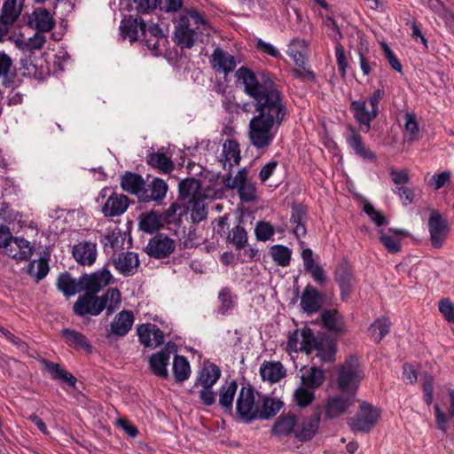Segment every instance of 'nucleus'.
Segmentation results:
<instances>
[{"label":"nucleus","mask_w":454,"mask_h":454,"mask_svg":"<svg viewBox=\"0 0 454 454\" xmlns=\"http://www.w3.org/2000/svg\"><path fill=\"white\" fill-rule=\"evenodd\" d=\"M235 77L236 83L242 86L243 92L253 101L240 106L231 98H226L223 101V106L230 114L238 112L239 108L249 113L254 108L257 114L249 121L250 143L256 149L268 148L288 114L282 93L267 71L254 73L243 66L236 70Z\"/></svg>","instance_id":"nucleus-1"},{"label":"nucleus","mask_w":454,"mask_h":454,"mask_svg":"<svg viewBox=\"0 0 454 454\" xmlns=\"http://www.w3.org/2000/svg\"><path fill=\"white\" fill-rule=\"evenodd\" d=\"M120 303L121 292L117 288H110L101 296L88 292L78 297L73 305V311L78 317L98 316L106 309L109 316Z\"/></svg>","instance_id":"nucleus-2"},{"label":"nucleus","mask_w":454,"mask_h":454,"mask_svg":"<svg viewBox=\"0 0 454 454\" xmlns=\"http://www.w3.org/2000/svg\"><path fill=\"white\" fill-rule=\"evenodd\" d=\"M220 367L209 361H204L202 366L197 372L194 386L188 390L189 394L194 393V388L200 386L199 392L200 403L205 406H212L216 403V393L213 387L221 378Z\"/></svg>","instance_id":"nucleus-3"},{"label":"nucleus","mask_w":454,"mask_h":454,"mask_svg":"<svg viewBox=\"0 0 454 454\" xmlns=\"http://www.w3.org/2000/svg\"><path fill=\"white\" fill-rule=\"evenodd\" d=\"M364 377V370L358 358L355 356H350L338 370L337 387L341 394H348L356 397L358 387Z\"/></svg>","instance_id":"nucleus-4"},{"label":"nucleus","mask_w":454,"mask_h":454,"mask_svg":"<svg viewBox=\"0 0 454 454\" xmlns=\"http://www.w3.org/2000/svg\"><path fill=\"white\" fill-rule=\"evenodd\" d=\"M258 411L255 389L250 383H247V386H242L239 389L232 418L242 423L250 424L258 419Z\"/></svg>","instance_id":"nucleus-5"},{"label":"nucleus","mask_w":454,"mask_h":454,"mask_svg":"<svg viewBox=\"0 0 454 454\" xmlns=\"http://www.w3.org/2000/svg\"><path fill=\"white\" fill-rule=\"evenodd\" d=\"M380 417V410L372 404L363 402L357 412L348 420V425L353 432L367 434L376 425Z\"/></svg>","instance_id":"nucleus-6"},{"label":"nucleus","mask_w":454,"mask_h":454,"mask_svg":"<svg viewBox=\"0 0 454 454\" xmlns=\"http://www.w3.org/2000/svg\"><path fill=\"white\" fill-rule=\"evenodd\" d=\"M176 248L175 240L164 233H156L149 239L145 248V253L154 259H164L168 257Z\"/></svg>","instance_id":"nucleus-7"},{"label":"nucleus","mask_w":454,"mask_h":454,"mask_svg":"<svg viewBox=\"0 0 454 454\" xmlns=\"http://www.w3.org/2000/svg\"><path fill=\"white\" fill-rule=\"evenodd\" d=\"M112 279L113 276L106 268L91 274H82L80 277V289L85 293L98 294L104 286L109 285Z\"/></svg>","instance_id":"nucleus-8"},{"label":"nucleus","mask_w":454,"mask_h":454,"mask_svg":"<svg viewBox=\"0 0 454 454\" xmlns=\"http://www.w3.org/2000/svg\"><path fill=\"white\" fill-rule=\"evenodd\" d=\"M428 229L432 247L441 248L449 232L447 220L438 211L432 210L428 219Z\"/></svg>","instance_id":"nucleus-9"},{"label":"nucleus","mask_w":454,"mask_h":454,"mask_svg":"<svg viewBox=\"0 0 454 454\" xmlns=\"http://www.w3.org/2000/svg\"><path fill=\"white\" fill-rule=\"evenodd\" d=\"M371 107L372 110L368 111L365 100H353L349 106V110L353 113L355 120L365 132L370 131L372 121L380 114L379 106H371Z\"/></svg>","instance_id":"nucleus-10"},{"label":"nucleus","mask_w":454,"mask_h":454,"mask_svg":"<svg viewBox=\"0 0 454 454\" xmlns=\"http://www.w3.org/2000/svg\"><path fill=\"white\" fill-rule=\"evenodd\" d=\"M346 142L360 158L370 161H376V153L365 145L362 136L351 124L347 126Z\"/></svg>","instance_id":"nucleus-11"},{"label":"nucleus","mask_w":454,"mask_h":454,"mask_svg":"<svg viewBox=\"0 0 454 454\" xmlns=\"http://www.w3.org/2000/svg\"><path fill=\"white\" fill-rule=\"evenodd\" d=\"M355 397L348 394H340L327 399L325 406V417L333 419L343 415L353 405Z\"/></svg>","instance_id":"nucleus-12"},{"label":"nucleus","mask_w":454,"mask_h":454,"mask_svg":"<svg viewBox=\"0 0 454 454\" xmlns=\"http://www.w3.org/2000/svg\"><path fill=\"white\" fill-rule=\"evenodd\" d=\"M137 332L140 343L146 348H154L164 343V333L154 324L147 323L138 325Z\"/></svg>","instance_id":"nucleus-13"},{"label":"nucleus","mask_w":454,"mask_h":454,"mask_svg":"<svg viewBox=\"0 0 454 454\" xmlns=\"http://www.w3.org/2000/svg\"><path fill=\"white\" fill-rule=\"evenodd\" d=\"M334 280L340 290V297L343 301L348 300L354 290V276L348 262L339 264L334 271Z\"/></svg>","instance_id":"nucleus-14"},{"label":"nucleus","mask_w":454,"mask_h":454,"mask_svg":"<svg viewBox=\"0 0 454 454\" xmlns=\"http://www.w3.org/2000/svg\"><path fill=\"white\" fill-rule=\"evenodd\" d=\"M113 263L115 269L124 277L135 275L140 265L138 254L134 252H121L112 256Z\"/></svg>","instance_id":"nucleus-15"},{"label":"nucleus","mask_w":454,"mask_h":454,"mask_svg":"<svg viewBox=\"0 0 454 454\" xmlns=\"http://www.w3.org/2000/svg\"><path fill=\"white\" fill-rule=\"evenodd\" d=\"M325 294L311 285H307L301 296V307L308 315L320 310L323 306Z\"/></svg>","instance_id":"nucleus-16"},{"label":"nucleus","mask_w":454,"mask_h":454,"mask_svg":"<svg viewBox=\"0 0 454 454\" xmlns=\"http://www.w3.org/2000/svg\"><path fill=\"white\" fill-rule=\"evenodd\" d=\"M237 380H226L218 389V405L224 414L234 416L233 402L238 390Z\"/></svg>","instance_id":"nucleus-17"},{"label":"nucleus","mask_w":454,"mask_h":454,"mask_svg":"<svg viewBox=\"0 0 454 454\" xmlns=\"http://www.w3.org/2000/svg\"><path fill=\"white\" fill-rule=\"evenodd\" d=\"M121 187L123 191L136 195L138 201L143 202L146 184L140 174L126 171L121 177Z\"/></svg>","instance_id":"nucleus-18"},{"label":"nucleus","mask_w":454,"mask_h":454,"mask_svg":"<svg viewBox=\"0 0 454 454\" xmlns=\"http://www.w3.org/2000/svg\"><path fill=\"white\" fill-rule=\"evenodd\" d=\"M138 30H140L143 35H145L146 31V24L140 16L137 15L134 17L133 15H129L121 20L120 25L121 35L124 38L128 37L131 43L137 41Z\"/></svg>","instance_id":"nucleus-19"},{"label":"nucleus","mask_w":454,"mask_h":454,"mask_svg":"<svg viewBox=\"0 0 454 454\" xmlns=\"http://www.w3.org/2000/svg\"><path fill=\"white\" fill-rule=\"evenodd\" d=\"M61 337L66 344L76 351H84L90 354L93 347L89 339L82 333L71 328H64L61 331Z\"/></svg>","instance_id":"nucleus-20"},{"label":"nucleus","mask_w":454,"mask_h":454,"mask_svg":"<svg viewBox=\"0 0 454 454\" xmlns=\"http://www.w3.org/2000/svg\"><path fill=\"white\" fill-rule=\"evenodd\" d=\"M134 323V315L131 310H122L115 315L113 322L110 325V330L106 333V337L109 338L111 334L123 337L131 329Z\"/></svg>","instance_id":"nucleus-21"},{"label":"nucleus","mask_w":454,"mask_h":454,"mask_svg":"<svg viewBox=\"0 0 454 454\" xmlns=\"http://www.w3.org/2000/svg\"><path fill=\"white\" fill-rule=\"evenodd\" d=\"M28 26L41 33H45L50 32L55 27V20L46 8L38 7L29 17Z\"/></svg>","instance_id":"nucleus-22"},{"label":"nucleus","mask_w":454,"mask_h":454,"mask_svg":"<svg viewBox=\"0 0 454 454\" xmlns=\"http://www.w3.org/2000/svg\"><path fill=\"white\" fill-rule=\"evenodd\" d=\"M301 258L305 271L311 275L312 278L317 285H325L327 282V276L323 267L315 262L313 251L310 248H304L301 252Z\"/></svg>","instance_id":"nucleus-23"},{"label":"nucleus","mask_w":454,"mask_h":454,"mask_svg":"<svg viewBox=\"0 0 454 454\" xmlns=\"http://www.w3.org/2000/svg\"><path fill=\"white\" fill-rule=\"evenodd\" d=\"M72 254L79 264L90 266L97 259V245L88 241L80 242L74 246Z\"/></svg>","instance_id":"nucleus-24"},{"label":"nucleus","mask_w":454,"mask_h":454,"mask_svg":"<svg viewBox=\"0 0 454 454\" xmlns=\"http://www.w3.org/2000/svg\"><path fill=\"white\" fill-rule=\"evenodd\" d=\"M128 207V196L114 192L102 207V213L106 217L118 216L122 215Z\"/></svg>","instance_id":"nucleus-25"},{"label":"nucleus","mask_w":454,"mask_h":454,"mask_svg":"<svg viewBox=\"0 0 454 454\" xmlns=\"http://www.w3.org/2000/svg\"><path fill=\"white\" fill-rule=\"evenodd\" d=\"M188 211L189 206L183 200L177 199L171 203L167 210L161 213L163 223L180 227L183 223V216L187 215Z\"/></svg>","instance_id":"nucleus-26"},{"label":"nucleus","mask_w":454,"mask_h":454,"mask_svg":"<svg viewBox=\"0 0 454 454\" xmlns=\"http://www.w3.org/2000/svg\"><path fill=\"white\" fill-rule=\"evenodd\" d=\"M163 226L162 215L157 210L144 212L138 217V228L145 233L153 234Z\"/></svg>","instance_id":"nucleus-27"},{"label":"nucleus","mask_w":454,"mask_h":454,"mask_svg":"<svg viewBox=\"0 0 454 454\" xmlns=\"http://www.w3.org/2000/svg\"><path fill=\"white\" fill-rule=\"evenodd\" d=\"M308 222V208L301 203H294L291 207L290 223L295 224L293 230L294 234L297 237H304L307 233L306 224Z\"/></svg>","instance_id":"nucleus-28"},{"label":"nucleus","mask_w":454,"mask_h":454,"mask_svg":"<svg viewBox=\"0 0 454 454\" xmlns=\"http://www.w3.org/2000/svg\"><path fill=\"white\" fill-rule=\"evenodd\" d=\"M42 364L53 380L60 381L75 388L77 379L71 372L63 369L59 364L46 359H43Z\"/></svg>","instance_id":"nucleus-29"},{"label":"nucleus","mask_w":454,"mask_h":454,"mask_svg":"<svg viewBox=\"0 0 454 454\" xmlns=\"http://www.w3.org/2000/svg\"><path fill=\"white\" fill-rule=\"evenodd\" d=\"M297 418L291 412L282 413L271 427V434L279 436H288L297 431Z\"/></svg>","instance_id":"nucleus-30"},{"label":"nucleus","mask_w":454,"mask_h":454,"mask_svg":"<svg viewBox=\"0 0 454 454\" xmlns=\"http://www.w3.org/2000/svg\"><path fill=\"white\" fill-rule=\"evenodd\" d=\"M320 419L321 411L317 409L311 417L306 419L302 422L301 429H299V427L297 428V431L295 432V438L300 442H308L311 440L317 433Z\"/></svg>","instance_id":"nucleus-31"},{"label":"nucleus","mask_w":454,"mask_h":454,"mask_svg":"<svg viewBox=\"0 0 454 454\" xmlns=\"http://www.w3.org/2000/svg\"><path fill=\"white\" fill-rule=\"evenodd\" d=\"M34 251L35 247L28 240L22 237H13L12 239V253L7 255L17 262H20L29 260Z\"/></svg>","instance_id":"nucleus-32"},{"label":"nucleus","mask_w":454,"mask_h":454,"mask_svg":"<svg viewBox=\"0 0 454 454\" xmlns=\"http://www.w3.org/2000/svg\"><path fill=\"white\" fill-rule=\"evenodd\" d=\"M211 64L215 69L222 71L224 74L232 72L237 66L235 58L219 47L214 50Z\"/></svg>","instance_id":"nucleus-33"},{"label":"nucleus","mask_w":454,"mask_h":454,"mask_svg":"<svg viewBox=\"0 0 454 454\" xmlns=\"http://www.w3.org/2000/svg\"><path fill=\"white\" fill-rule=\"evenodd\" d=\"M287 54L293 59L297 67L305 68V65L308 63L307 42L300 38L293 39L288 45Z\"/></svg>","instance_id":"nucleus-34"},{"label":"nucleus","mask_w":454,"mask_h":454,"mask_svg":"<svg viewBox=\"0 0 454 454\" xmlns=\"http://www.w3.org/2000/svg\"><path fill=\"white\" fill-rule=\"evenodd\" d=\"M168 189V184L163 179L159 177L153 178L151 184L145 187V193L143 198V202H161L166 197Z\"/></svg>","instance_id":"nucleus-35"},{"label":"nucleus","mask_w":454,"mask_h":454,"mask_svg":"<svg viewBox=\"0 0 454 454\" xmlns=\"http://www.w3.org/2000/svg\"><path fill=\"white\" fill-rule=\"evenodd\" d=\"M223 155L224 169H231L233 166L239 165L241 160L239 144L234 139H227L223 145Z\"/></svg>","instance_id":"nucleus-36"},{"label":"nucleus","mask_w":454,"mask_h":454,"mask_svg":"<svg viewBox=\"0 0 454 454\" xmlns=\"http://www.w3.org/2000/svg\"><path fill=\"white\" fill-rule=\"evenodd\" d=\"M283 406L284 403L280 399L263 395L258 411V419L269 420L274 418Z\"/></svg>","instance_id":"nucleus-37"},{"label":"nucleus","mask_w":454,"mask_h":454,"mask_svg":"<svg viewBox=\"0 0 454 454\" xmlns=\"http://www.w3.org/2000/svg\"><path fill=\"white\" fill-rule=\"evenodd\" d=\"M169 356L167 352H156L150 356L148 364L151 372L164 380L168 378V365Z\"/></svg>","instance_id":"nucleus-38"},{"label":"nucleus","mask_w":454,"mask_h":454,"mask_svg":"<svg viewBox=\"0 0 454 454\" xmlns=\"http://www.w3.org/2000/svg\"><path fill=\"white\" fill-rule=\"evenodd\" d=\"M263 381L278 382L286 376V370L280 362H264L259 370Z\"/></svg>","instance_id":"nucleus-39"},{"label":"nucleus","mask_w":454,"mask_h":454,"mask_svg":"<svg viewBox=\"0 0 454 454\" xmlns=\"http://www.w3.org/2000/svg\"><path fill=\"white\" fill-rule=\"evenodd\" d=\"M317 344V348H315L317 352V356H319L323 362H333L337 351L336 340L324 333Z\"/></svg>","instance_id":"nucleus-40"},{"label":"nucleus","mask_w":454,"mask_h":454,"mask_svg":"<svg viewBox=\"0 0 454 454\" xmlns=\"http://www.w3.org/2000/svg\"><path fill=\"white\" fill-rule=\"evenodd\" d=\"M341 317L339 310L335 309H325L320 315L322 326L334 333H343L345 331L343 325L339 323Z\"/></svg>","instance_id":"nucleus-41"},{"label":"nucleus","mask_w":454,"mask_h":454,"mask_svg":"<svg viewBox=\"0 0 454 454\" xmlns=\"http://www.w3.org/2000/svg\"><path fill=\"white\" fill-rule=\"evenodd\" d=\"M57 288L66 297H70L82 291L80 289V278L76 281L67 271L62 272L57 278Z\"/></svg>","instance_id":"nucleus-42"},{"label":"nucleus","mask_w":454,"mask_h":454,"mask_svg":"<svg viewBox=\"0 0 454 454\" xmlns=\"http://www.w3.org/2000/svg\"><path fill=\"white\" fill-rule=\"evenodd\" d=\"M146 162L153 168L160 170L164 174H169L175 168V164L163 153H151L146 157Z\"/></svg>","instance_id":"nucleus-43"},{"label":"nucleus","mask_w":454,"mask_h":454,"mask_svg":"<svg viewBox=\"0 0 454 454\" xmlns=\"http://www.w3.org/2000/svg\"><path fill=\"white\" fill-rule=\"evenodd\" d=\"M22 4L17 6V0H5L3 4L0 22L4 25H12L20 17Z\"/></svg>","instance_id":"nucleus-44"},{"label":"nucleus","mask_w":454,"mask_h":454,"mask_svg":"<svg viewBox=\"0 0 454 454\" xmlns=\"http://www.w3.org/2000/svg\"><path fill=\"white\" fill-rule=\"evenodd\" d=\"M325 380L324 370L321 368L311 366L309 371L301 377V383L309 388L320 387Z\"/></svg>","instance_id":"nucleus-45"},{"label":"nucleus","mask_w":454,"mask_h":454,"mask_svg":"<svg viewBox=\"0 0 454 454\" xmlns=\"http://www.w3.org/2000/svg\"><path fill=\"white\" fill-rule=\"evenodd\" d=\"M12 59L4 51H0V77H3V85L11 87L16 78L15 69L12 72Z\"/></svg>","instance_id":"nucleus-46"},{"label":"nucleus","mask_w":454,"mask_h":454,"mask_svg":"<svg viewBox=\"0 0 454 454\" xmlns=\"http://www.w3.org/2000/svg\"><path fill=\"white\" fill-rule=\"evenodd\" d=\"M173 374L176 382H184L191 375V366L187 358L176 355L173 359Z\"/></svg>","instance_id":"nucleus-47"},{"label":"nucleus","mask_w":454,"mask_h":454,"mask_svg":"<svg viewBox=\"0 0 454 454\" xmlns=\"http://www.w3.org/2000/svg\"><path fill=\"white\" fill-rule=\"evenodd\" d=\"M324 333L315 334L314 332L309 327L301 329V340L300 342V350L307 354L311 353L317 348V343Z\"/></svg>","instance_id":"nucleus-48"},{"label":"nucleus","mask_w":454,"mask_h":454,"mask_svg":"<svg viewBox=\"0 0 454 454\" xmlns=\"http://www.w3.org/2000/svg\"><path fill=\"white\" fill-rule=\"evenodd\" d=\"M196 32L193 28L175 29L173 41L181 48L191 49L196 41Z\"/></svg>","instance_id":"nucleus-49"},{"label":"nucleus","mask_w":454,"mask_h":454,"mask_svg":"<svg viewBox=\"0 0 454 454\" xmlns=\"http://www.w3.org/2000/svg\"><path fill=\"white\" fill-rule=\"evenodd\" d=\"M270 255L278 266L286 267L291 262L292 250L284 245H274L270 247Z\"/></svg>","instance_id":"nucleus-50"},{"label":"nucleus","mask_w":454,"mask_h":454,"mask_svg":"<svg viewBox=\"0 0 454 454\" xmlns=\"http://www.w3.org/2000/svg\"><path fill=\"white\" fill-rule=\"evenodd\" d=\"M227 241L232 244L237 250H241L247 245V232L243 226L239 224L229 232Z\"/></svg>","instance_id":"nucleus-51"},{"label":"nucleus","mask_w":454,"mask_h":454,"mask_svg":"<svg viewBox=\"0 0 454 454\" xmlns=\"http://www.w3.org/2000/svg\"><path fill=\"white\" fill-rule=\"evenodd\" d=\"M228 173L223 177V184L227 189H235L236 187L249 183L247 180L248 172L246 168L239 169L232 178L231 169H227Z\"/></svg>","instance_id":"nucleus-52"},{"label":"nucleus","mask_w":454,"mask_h":454,"mask_svg":"<svg viewBox=\"0 0 454 454\" xmlns=\"http://www.w3.org/2000/svg\"><path fill=\"white\" fill-rule=\"evenodd\" d=\"M236 295H232L230 287H223L218 293V299L221 301L218 313L225 315L229 310L232 309L236 303Z\"/></svg>","instance_id":"nucleus-53"},{"label":"nucleus","mask_w":454,"mask_h":454,"mask_svg":"<svg viewBox=\"0 0 454 454\" xmlns=\"http://www.w3.org/2000/svg\"><path fill=\"white\" fill-rule=\"evenodd\" d=\"M240 200L244 203L255 202L257 200L256 187L249 182L236 187Z\"/></svg>","instance_id":"nucleus-54"},{"label":"nucleus","mask_w":454,"mask_h":454,"mask_svg":"<svg viewBox=\"0 0 454 454\" xmlns=\"http://www.w3.org/2000/svg\"><path fill=\"white\" fill-rule=\"evenodd\" d=\"M51 256V252L46 247L43 250V255L40 256L38 260H36L37 263V271L35 274V282L39 283L42 279H43L49 273L50 266L49 260Z\"/></svg>","instance_id":"nucleus-55"},{"label":"nucleus","mask_w":454,"mask_h":454,"mask_svg":"<svg viewBox=\"0 0 454 454\" xmlns=\"http://www.w3.org/2000/svg\"><path fill=\"white\" fill-rule=\"evenodd\" d=\"M294 397L299 407L305 408L315 400V394L309 387H300L294 391Z\"/></svg>","instance_id":"nucleus-56"},{"label":"nucleus","mask_w":454,"mask_h":454,"mask_svg":"<svg viewBox=\"0 0 454 454\" xmlns=\"http://www.w3.org/2000/svg\"><path fill=\"white\" fill-rule=\"evenodd\" d=\"M191 218L192 223H200L207 218V211L206 204L200 198L193 197Z\"/></svg>","instance_id":"nucleus-57"},{"label":"nucleus","mask_w":454,"mask_h":454,"mask_svg":"<svg viewBox=\"0 0 454 454\" xmlns=\"http://www.w3.org/2000/svg\"><path fill=\"white\" fill-rule=\"evenodd\" d=\"M389 330L390 321L387 317L376 319L369 327V331L372 335L376 334L377 331H379L378 342H380L389 333Z\"/></svg>","instance_id":"nucleus-58"},{"label":"nucleus","mask_w":454,"mask_h":454,"mask_svg":"<svg viewBox=\"0 0 454 454\" xmlns=\"http://www.w3.org/2000/svg\"><path fill=\"white\" fill-rule=\"evenodd\" d=\"M125 239V231H122L120 229H114L111 233L105 236V239L107 240V243H104L105 249L106 248L108 244L110 247L113 249L122 247V246L124 245Z\"/></svg>","instance_id":"nucleus-59"},{"label":"nucleus","mask_w":454,"mask_h":454,"mask_svg":"<svg viewBox=\"0 0 454 454\" xmlns=\"http://www.w3.org/2000/svg\"><path fill=\"white\" fill-rule=\"evenodd\" d=\"M256 239L259 241H267L274 235L273 226L264 221H259L254 228Z\"/></svg>","instance_id":"nucleus-60"},{"label":"nucleus","mask_w":454,"mask_h":454,"mask_svg":"<svg viewBox=\"0 0 454 454\" xmlns=\"http://www.w3.org/2000/svg\"><path fill=\"white\" fill-rule=\"evenodd\" d=\"M199 187V181L194 177L185 178L178 184L179 198L183 200L189 197L192 191Z\"/></svg>","instance_id":"nucleus-61"},{"label":"nucleus","mask_w":454,"mask_h":454,"mask_svg":"<svg viewBox=\"0 0 454 454\" xmlns=\"http://www.w3.org/2000/svg\"><path fill=\"white\" fill-rule=\"evenodd\" d=\"M380 241L386 247V249L391 254H397L401 251L400 240L393 238L390 235H387L383 231H380Z\"/></svg>","instance_id":"nucleus-62"},{"label":"nucleus","mask_w":454,"mask_h":454,"mask_svg":"<svg viewBox=\"0 0 454 454\" xmlns=\"http://www.w3.org/2000/svg\"><path fill=\"white\" fill-rule=\"evenodd\" d=\"M13 237L7 225L0 224V248H4L5 254H11L12 253V239Z\"/></svg>","instance_id":"nucleus-63"},{"label":"nucleus","mask_w":454,"mask_h":454,"mask_svg":"<svg viewBox=\"0 0 454 454\" xmlns=\"http://www.w3.org/2000/svg\"><path fill=\"white\" fill-rule=\"evenodd\" d=\"M438 307L445 320L454 324V303L449 298H443L440 300Z\"/></svg>","instance_id":"nucleus-64"}]
</instances>
